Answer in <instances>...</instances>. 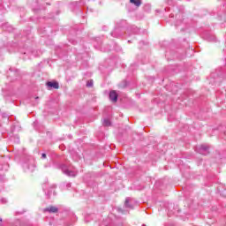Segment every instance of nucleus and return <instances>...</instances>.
I'll use <instances>...</instances> for the list:
<instances>
[{"instance_id":"nucleus-1","label":"nucleus","mask_w":226,"mask_h":226,"mask_svg":"<svg viewBox=\"0 0 226 226\" xmlns=\"http://www.w3.org/2000/svg\"><path fill=\"white\" fill-rule=\"evenodd\" d=\"M197 151L200 154H207V153H209V147L207 145H200L197 147Z\"/></svg>"},{"instance_id":"nucleus-2","label":"nucleus","mask_w":226,"mask_h":226,"mask_svg":"<svg viewBox=\"0 0 226 226\" xmlns=\"http://www.w3.org/2000/svg\"><path fill=\"white\" fill-rule=\"evenodd\" d=\"M62 170L64 172V174H65L66 176H68L69 177H75V176H77V171L75 170H68L65 166H64L62 168Z\"/></svg>"},{"instance_id":"nucleus-6","label":"nucleus","mask_w":226,"mask_h":226,"mask_svg":"<svg viewBox=\"0 0 226 226\" xmlns=\"http://www.w3.org/2000/svg\"><path fill=\"white\" fill-rule=\"evenodd\" d=\"M44 211H48V213H57L59 209L56 207H49L45 208Z\"/></svg>"},{"instance_id":"nucleus-9","label":"nucleus","mask_w":226,"mask_h":226,"mask_svg":"<svg viewBox=\"0 0 226 226\" xmlns=\"http://www.w3.org/2000/svg\"><path fill=\"white\" fill-rule=\"evenodd\" d=\"M87 87H93V80L87 81Z\"/></svg>"},{"instance_id":"nucleus-3","label":"nucleus","mask_w":226,"mask_h":226,"mask_svg":"<svg viewBox=\"0 0 226 226\" xmlns=\"http://www.w3.org/2000/svg\"><path fill=\"white\" fill-rule=\"evenodd\" d=\"M48 87H53V89H59V83L49 81L47 83Z\"/></svg>"},{"instance_id":"nucleus-7","label":"nucleus","mask_w":226,"mask_h":226,"mask_svg":"<svg viewBox=\"0 0 226 226\" xmlns=\"http://www.w3.org/2000/svg\"><path fill=\"white\" fill-rule=\"evenodd\" d=\"M130 3H132L134 6H140L142 4V2L140 0H130Z\"/></svg>"},{"instance_id":"nucleus-5","label":"nucleus","mask_w":226,"mask_h":226,"mask_svg":"<svg viewBox=\"0 0 226 226\" xmlns=\"http://www.w3.org/2000/svg\"><path fill=\"white\" fill-rule=\"evenodd\" d=\"M132 198H126L124 202V207H129V209H133V205L130 204L132 202Z\"/></svg>"},{"instance_id":"nucleus-12","label":"nucleus","mask_w":226,"mask_h":226,"mask_svg":"<svg viewBox=\"0 0 226 226\" xmlns=\"http://www.w3.org/2000/svg\"><path fill=\"white\" fill-rule=\"evenodd\" d=\"M0 222H3V218H0Z\"/></svg>"},{"instance_id":"nucleus-8","label":"nucleus","mask_w":226,"mask_h":226,"mask_svg":"<svg viewBox=\"0 0 226 226\" xmlns=\"http://www.w3.org/2000/svg\"><path fill=\"white\" fill-rule=\"evenodd\" d=\"M103 126H110V120L105 118L102 122Z\"/></svg>"},{"instance_id":"nucleus-11","label":"nucleus","mask_w":226,"mask_h":226,"mask_svg":"<svg viewBox=\"0 0 226 226\" xmlns=\"http://www.w3.org/2000/svg\"><path fill=\"white\" fill-rule=\"evenodd\" d=\"M40 97H35V100H38Z\"/></svg>"},{"instance_id":"nucleus-10","label":"nucleus","mask_w":226,"mask_h":226,"mask_svg":"<svg viewBox=\"0 0 226 226\" xmlns=\"http://www.w3.org/2000/svg\"><path fill=\"white\" fill-rule=\"evenodd\" d=\"M41 158H43V159L47 158V154H41Z\"/></svg>"},{"instance_id":"nucleus-4","label":"nucleus","mask_w":226,"mask_h":226,"mask_svg":"<svg viewBox=\"0 0 226 226\" xmlns=\"http://www.w3.org/2000/svg\"><path fill=\"white\" fill-rule=\"evenodd\" d=\"M109 99L111 100V102H117V93H116V91H111L109 93Z\"/></svg>"}]
</instances>
